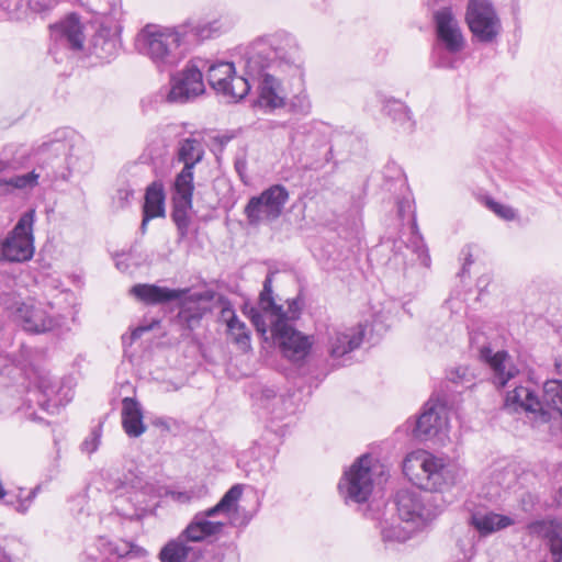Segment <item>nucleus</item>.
<instances>
[{
	"instance_id": "obj_1",
	"label": "nucleus",
	"mask_w": 562,
	"mask_h": 562,
	"mask_svg": "<svg viewBox=\"0 0 562 562\" xmlns=\"http://www.w3.org/2000/svg\"><path fill=\"white\" fill-rule=\"evenodd\" d=\"M404 474L425 492L400 490L395 504L400 518L406 524L422 527L432 521L443 510V499L438 492L452 484L453 476L449 467L431 453L417 450L403 461Z\"/></svg>"
},
{
	"instance_id": "obj_2",
	"label": "nucleus",
	"mask_w": 562,
	"mask_h": 562,
	"mask_svg": "<svg viewBox=\"0 0 562 562\" xmlns=\"http://www.w3.org/2000/svg\"><path fill=\"white\" fill-rule=\"evenodd\" d=\"M272 280L273 272H269L259 293L258 307H250L246 314L260 335L265 336L270 328L274 344L280 347L286 358L301 360L307 355L311 342L308 337L290 324L300 316L299 300H288V310H284L276 302Z\"/></svg>"
},
{
	"instance_id": "obj_3",
	"label": "nucleus",
	"mask_w": 562,
	"mask_h": 562,
	"mask_svg": "<svg viewBox=\"0 0 562 562\" xmlns=\"http://www.w3.org/2000/svg\"><path fill=\"white\" fill-rule=\"evenodd\" d=\"M33 148L36 167L47 182H69L75 172H87L91 168L86 140L72 128H58Z\"/></svg>"
},
{
	"instance_id": "obj_4",
	"label": "nucleus",
	"mask_w": 562,
	"mask_h": 562,
	"mask_svg": "<svg viewBox=\"0 0 562 562\" xmlns=\"http://www.w3.org/2000/svg\"><path fill=\"white\" fill-rule=\"evenodd\" d=\"M187 24L175 27L146 25L136 37L139 53L148 56L160 71L172 69L180 60L178 48L188 35Z\"/></svg>"
},
{
	"instance_id": "obj_5",
	"label": "nucleus",
	"mask_w": 562,
	"mask_h": 562,
	"mask_svg": "<svg viewBox=\"0 0 562 562\" xmlns=\"http://www.w3.org/2000/svg\"><path fill=\"white\" fill-rule=\"evenodd\" d=\"M289 200V192L281 184H273L259 195L251 196L244 213L250 226H258L278 220Z\"/></svg>"
},
{
	"instance_id": "obj_6",
	"label": "nucleus",
	"mask_w": 562,
	"mask_h": 562,
	"mask_svg": "<svg viewBox=\"0 0 562 562\" xmlns=\"http://www.w3.org/2000/svg\"><path fill=\"white\" fill-rule=\"evenodd\" d=\"M34 211L24 213L8 237L0 243V258L8 261H25L34 252L32 227Z\"/></svg>"
},
{
	"instance_id": "obj_7",
	"label": "nucleus",
	"mask_w": 562,
	"mask_h": 562,
	"mask_svg": "<svg viewBox=\"0 0 562 562\" xmlns=\"http://www.w3.org/2000/svg\"><path fill=\"white\" fill-rule=\"evenodd\" d=\"M371 457L363 454L350 467L340 480L338 487L347 501L367 502L372 493Z\"/></svg>"
},
{
	"instance_id": "obj_8",
	"label": "nucleus",
	"mask_w": 562,
	"mask_h": 562,
	"mask_svg": "<svg viewBox=\"0 0 562 562\" xmlns=\"http://www.w3.org/2000/svg\"><path fill=\"white\" fill-rule=\"evenodd\" d=\"M470 347L492 369L493 383L497 387H504L517 374L515 367L508 364V353L504 350L493 353L484 333H471Z\"/></svg>"
},
{
	"instance_id": "obj_9",
	"label": "nucleus",
	"mask_w": 562,
	"mask_h": 562,
	"mask_svg": "<svg viewBox=\"0 0 562 562\" xmlns=\"http://www.w3.org/2000/svg\"><path fill=\"white\" fill-rule=\"evenodd\" d=\"M366 327L361 323L355 326L328 325L324 334H321L328 355L338 359L358 349L363 340Z\"/></svg>"
},
{
	"instance_id": "obj_10",
	"label": "nucleus",
	"mask_w": 562,
	"mask_h": 562,
	"mask_svg": "<svg viewBox=\"0 0 562 562\" xmlns=\"http://www.w3.org/2000/svg\"><path fill=\"white\" fill-rule=\"evenodd\" d=\"M10 316L25 331L44 334L59 326V319L49 314L42 304L14 301L10 306Z\"/></svg>"
},
{
	"instance_id": "obj_11",
	"label": "nucleus",
	"mask_w": 562,
	"mask_h": 562,
	"mask_svg": "<svg viewBox=\"0 0 562 562\" xmlns=\"http://www.w3.org/2000/svg\"><path fill=\"white\" fill-rule=\"evenodd\" d=\"M269 67V59L261 54H252L246 61V74L250 77L262 76L259 85V100L257 105H284L285 94L281 82L263 71Z\"/></svg>"
},
{
	"instance_id": "obj_12",
	"label": "nucleus",
	"mask_w": 562,
	"mask_h": 562,
	"mask_svg": "<svg viewBox=\"0 0 562 562\" xmlns=\"http://www.w3.org/2000/svg\"><path fill=\"white\" fill-rule=\"evenodd\" d=\"M465 19L471 32L481 42H492L499 32V20L493 7L486 1L471 0Z\"/></svg>"
},
{
	"instance_id": "obj_13",
	"label": "nucleus",
	"mask_w": 562,
	"mask_h": 562,
	"mask_svg": "<svg viewBox=\"0 0 562 562\" xmlns=\"http://www.w3.org/2000/svg\"><path fill=\"white\" fill-rule=\"evenodd\" d=\"M447 429V417L443 407L434 401H428L416 420L414 436L419 440H437L443 442Z\"/></svg>"
},
{
	"instance_id": "obj_14",
	"label": "nucleus",
	"mask_w": 562,
	"mask_h": 562,
	"mask_svg": "<svg viewBox=\"0 0 562 562\" xmlns=\"http://www.w3.org/2000/svg\"><path fill=\"white\" fill-rule=\"evenodd\" d=\"M204 91L202 72L194 66H187L172 77V86L167 93L168 102L187 103Z\"/></svg>"
},
{
	"instance_id": "obj_15",
	"label": "nucleus",
	"mask_w": 562,
	"mask_h": 562,
	"mask_svg": "<svg viewBox=\"0 0 562 562\" xmlns=\"http://www.w3.org/2000/svg\"><path fill=\"white\" fill-rule=\"evenodd\" d=\"M171 218L177 226L180 239L188 236L191 224L192 196L194 183L173 182Z\"/></svg>"
},
{
	"instance_id": "obj_16",
	"label": "nucleus",
	"mask_w": 562,
	"mask_h": 562,
	"mask_svg": "<svg viewBox=\"0 0 562 562\" xmlns=\"http://www.w3.org/2000/svg\"><path fill=\"white\" fill-rule=\"evenodd\" d=\"M434 22L438 40L449 53H459L464 47V38L451 8H442L435 12Z\"/></svg>"
},
{
	"instance_id": "obj_17",
	"label": "nucleus",
	"mask_w": 562,
	"mask_h": 562,
	"mask_svg": "<svg viewBox=\"0 0 562 562\" xmlns=\"http://www.w3.org/2000/svg\"><path fill=\"white\" fill-rule=\"evenodd\" d=\"M52 36L61 45L79 52L83 48V32L79 18L76 14H70L65 20L50 26Z\"/></svg>"
},
{
	"instance_id": "obj_18",
	"label": "nucleus",
	"mask_w": 562,
	"mask_h": 562,
	"mask_svg": "<svg viewBox=\"0 0 562 562\" xmlns=\"http://www.w3.org/2000/svg\"><path fill=\"white\" fill-rule=\"evenodd\" d=\"M204 150L201 143L194 138H186L180 142L178 159L184 164L182 170L177 175L175 182L193 183V168L203 158Z\"/></svg>"
},
{
	"instance_id": "obj_19",
	"label": "nucleus",
	"mask_w": 562,
	"mask_h": 562,
	"mask_svg": "<svg viewBox=\"0 0 562 562\" xmlns=\"http://www.w3.org/2000/svg\"><path fill=\"white\" fill-rule=\"evenodd\" d=\"M505 406L514 409L522 408L526 412L539 414L542 422L549 420V414L543 407L533 390L525 386H517L508 392L505 400Z\"/></svg>"
},
{
	"instance_id": "obj_20",
	"label": "nucleus",
	"mask_w": 562,
	"mask_h": 562,
	"mask_svg": "<svg viewBox=\"0 0 562 562\" xmlns=\"http://www.w3.org/2000/svg\"><path fill=\"white\" fill-rule=\"evenodd\" d=\"M214 516L215 515H209V509L196 513L191 522L181 532L182 537L189 542H200L220 533L225 525L221 521L209 520V518Z\"/></svg>"
},
{
	"instance_id": "obj_21",
	"label": "nucleus",
	"mask_w": 562,
	"mask_h": 562,
	"mask_svg": "<svg viewBox=\"0 0 562 562\" xmlns=\"http://www.w3.org/2000/svg\"><path fill=\"white\" fill-rule=\"evenodd\" d=\"M34 157V148L22 144H8L0 151V173L26 167Z\"/></svg>"
},
{
	"instance_id": "obj_22",
	"label": "nucleus",
	"mask_w": 562,
	"mask_h": 562,
	"mask_svg": "<svg viewBox=\"0 0 562 562\" xmlns=\"http://www.w3.org/2000/svg\"><path fill=\"white\" fill-rule=\"evenodd\" d=\"M131 293L145 304H161L179 300L184 293L181 290H172L156 284H135Z\"/></svg>"
},
{
	"instance_id": "obj_23",
	"label": "nucleus",
	"mask_w": 562,
	"mask_h": 562,
	"mask_svg": "<svg viewBox=\"0 0 562 562\" xmlns=\"http://www.w3.org/2000/svg\"><path fill=\"white\" fill-rule=\"evenodd\" d=\"M122 426L130 437L137 438L146 430L143 423V409L139 402L133 397L122 400Z\"/></svg>"
},
{
	"instance_id": "obj_24",
	"label": "nucleus",
	"mask_w": 562,
	"mask_h": 562,
	"mask_svg": "<svg viewBox=\"0 0 562 562\" xmlns=\"http://www.w3.org/2000/svg\"><path fill=\"white\" fill-rule=\"evenodd\" d=\"M547 539L553 562H562V518L542 520L532 524Z\"/></svg>"
},
{
	"instance_id": "obj_25",
	"label": "nucleus",
	"mask_w": 562,
	"mask_h": 562,
	"mask_svg": "<svg viewBox=\"0 0 562 562\" xmlns=\"http://www.w3.org/2000/svg\"><path fill=\"white\" fill-rule=\"evenodd\" d=\"M40 179H44V173L36 168L24 175H15L8 179H0V194H14L19 192H30L40 184Z\"/></svg>"
},
{
	"instance_id": "obj_26",
	"label": "nucleus",
	"mask_w": 562,
	"mask_h": 562,
	"mask_svg": "<svg viewBox=\"0 0 562 562\" xmlns=\"http://www.w3.org/2000/svg\"><path fill=\"white\" fill-rule=\"evenodd\" d=\"M514 520L508 516L495 514L493 512H475L470 517V525L473 526L482 536L493 533L497 530L509 527Z\"/></svg>"
},
{
	"instance_id": "obj_27",
	"label": "nucleus",
	"mask_w": 562,
	"mask_h": 562,
	"mask_svg": "<svg viewBox=\"0 0 562 562\" xmlns=\"http://www.w3.org/2000/svg\"><path fill=\"white\" fill-rule=\"evenodd\" d=\"M143 213L155 214V217L165 216V190L160 181H154L147 187Z\"/></svg>"
},
{
	"instance_id": "obj_28",
	"label": "nucleus",
	"mask_w": 562,
	"mask_h": 562,
	"mask_svg": "<svg viewBox=\"0 0 562 562\" xmlns=\"http://www.w3.org/2000/svg\"><path fill=\"white\" fill-rule=\"evenodd\" d=\"M235 75L233 63L218 61L209 67L207 79L211 87L218 93L226 91L228 80Z\"/></svg>"
},
{
	"instance_id": "obj_29",
	"label": "nucleus",
	"mask_w": 562,
	"mask_h": 562,
	"mask_svg": "<svg viewBox=\"0 0 562 562\" xmlns=\"http://www.w3.org/2000/svg\"><path fill=\"white\" fill-rule=\"evenodd\" d=\"M188 542L181 533L176 539L170 540L159 553L161 562H184L192 550Z\"/></svg>"
},
{
	"instance_id": "obj_30",
	"label": "nucleus",
	"mask_w": 562,
	"mask_h": 562,
	"mask_svg": "<svg viewBox=\"0 0 562 562\" xmlns=\"http://www.w3.org/2000/svg\"><path fill=\"white\" fill-rule=\"evenodd\" d=\"M143 480L134 472L130 471L124 474L123 477L117 475L115 477H109L105 484V490L109 493H119L121 496L136 491L142 487Z\"/></svg>"
},
{
	"instance_id": "obj_31",
	"label": "nucleus",
	"mask_w": 562,
	"mask_h": 562,
	"mask_svg": "<svg viewBox=\"0 0 562 562\" xmlns=\"http://www.w3.org/2000/svg\"><path fill=\"white\" fill-rule=\"evenodd\" d=\"M259 401L261 405L274 414L277 418H282L288 411L286 404L290 402V398L277 394L276 390L272 387H265L261 391Z\"/></svg>"
},
{
	"instance_id": "obj_32",
	"label": "nucleus",
	"mask_w": 562,
	"mask_h": 562,
	"mask_svg": "<svg viewBox=\"0 0 562 562\" xmlns=\"http://www.w3.org/2000/svg\"><path fill=\"white\" fill-rule=\"evenodd\" d=\"M250 88L247 78L234 75L226 85V91H220L218 93L227 97L228 102L237 103L249 93Z\"/></svg>"
},
{
	"instance_id": "obj_33",
	"label": "nucleus",
	"mask_w": 562,
	"mask_h": 562,
	"mask_svg": "<svg viewBox=\"0 0 562 562\" xmlns=\"http://www.w3.org/2000/svg\"><path fill=\"white\" fill-rule=\"evenodd\" d=\"M385 115L391 119L394 127L403 133H411L414 130L415 122L408 108H386Z\"/></svg>"
},
{
	"instance_id": "obj_34",
	"label": "nucleus",
	"mask_w": 562,
	"mask_h": 562,
	"mask_svg": "<svg viewBox=\"0 0 562 562\" xmlns=\"http://www.w3.org/2000/svg\"><path fill=\"white\" fill-rule=\"evenodd\" d=\"M407 249H412V251L416 255L417 259L424 267H429L430 257L428 255V250L424 244L423 237L419 234L416 220L413 218L412 223V236L409 238L408 244L405 245Z\"/></svg>"
},
{
	"instance_id": "obj_35",
	"label": "nucleus",
	"mask_w": 562,
	"mask_h": 562,
	"mask_svg": "<svg viewBox=\"0 0 562 562\" xmlns=\"http://www.w3.org/2000/svg\"><path fill=\"white\" fill-rule=\"evenodd\" d=\"M243 488L240 485L232 486L213 507L209 508V515H217L220 513H231L236 508L238 499L241 497Z\"/></svg>"
},
{
	"instance_id": "obj_36",
	"label": "nucleus",
	"mask_w": 562,
	"mask_h": 562,
	"mask_svg": "<svg viewBox=\"0 0 562 562\" xmlns=\"http://www.w3.org/2000/svg\"><path fill=\"white\" fill-rule=\"evenodd\" d=\"M543 402L562 416V381L548 380L543 385Z\"/></svg>"
},
{
	"instance_id": "obj_37",
	"label": "nucleus",
	"mask_w": 562,
	"mask_h": 562,
	"mask_svg": "<svg viewBox=\"0 0 562 562\" xmlns=\"http://www.w3.org/2000/svg\"><path fill=\"white\" fill-rule=\"evenodd\" d=\"M228 333L235 344L241 349L246 350L250 347V336L246 324L239 318H233V322L227 326Z\"/></svg>"
},
{
	"instance_id": "obj_38",
	"label": "nucleus",
	"mask_w": 562,
	"mask_h": 562,
	"mask_svg": "<svg viewBox=\"0 0 562 562\" xmlns=\"http://www.w3.org/2000/svg\"><path fill=\"white\" fill-rule=\"evenodd\" d=\"M116 53V41L99 34L93 40V54L101 59H110Z\"/></svg>"
},
{
	"instance_id": "obj_39",
	"label": "nucleus",
	"mask_w": 562,
	"mask_h": 562,
	"mask_svg": "<svg viewBox=\"0 0 562 562\" xmlns=\"http://www.w3.org/2000/svg\"><path fill=\"white\" fill-rule=\"evenodd\" d=\"M412 533L413 530L401 525L385 526L381 530V536L384 542H405L411 539Z\"/></svg>"
},
{
	"instance_id": "obj_40",
	"label": "nucleus",
	"mask_w": 562,
	"mask_h": 562,
	"mask_svg": "<svg viewBox=\"0 0 562 562\" xmlns=\"http://www.w3.org/2000/svg\"><path fill=\"white\" fill-rule=\"evenodd\" d=\"M448 380L454 384L462 385L468 389L471 387L473 383V374L467 367H457L448 372Z\"/></svg>"
},
{
	"instance_id": "obj_41",
	"label": "nucleus",
	"mask_w": 562,
	"mask_h": 562,
	"mask_svg": "<svg viewBox=\"0 0 562 562\" xmlns=\"http://www.w3.org/2000/svg\"><path fill=\"white\" fill-rule=\"evenodd\" d=\"M38 491H40V486H36L33 490H31L25 497H23L22 495H18L15 497V501L7 499V501H4V504L13 506L15 508V510L20 514H25L29 510L34 498L36 497Z\"/></svg>"
},
{
	"instance_id": "obj_42",
	"label": "nucleus",
	"mask_w": 562,
	"mask_h": 562,
	"mask_svg": "<svg viewBox=\"0 0 562 562\" xmlns=\"http://www.w3.org/2000/svg\"><path fill=\"white\" fill-rule=\"evenodd\" d=\"M112 552L116 554L119 559H124L125 562H128L134 557L143 554L145 551L131 542H122L121 544L115 546Z\"/></svg>"
},
{
	"instance_id": "obj_43",
	"label": "nucleus",
	"mask_w": 562,
	"mask_h": 562,
	"mask_svg": "<svg viewBox=\"0 0 562 562\" xmlns=\"http://www.w3.org/2000/svg\"><path fill=\"white\" fill-rule=\"evenodd\" d=\"M486 206L491 211H493L498 217L506 221H513L517 216L516 211L513 207L498 203L492 199L486 200Z\"/></svg>"
},
{
	"instance_id": "obj_44",
	"label": "nucleus",
	"mask_w": 562,
	"mask_h": 562,
	"mask_svg": "<svg viewBox=\"0 0 562 562\" xmlns=\"http://www.w3.org/2000/svg\"><path fill=\"white\" fill-rule=\"evenodd\" d=\"M188 34H192L196 40L203 41L206 38H210L215 31L213 27V24L206 23V24H198L195 26H192L189 22L186 23Z\"/></svg>"
},
{
	"instance_id": "obj_45",
	"label": "nucleus",
	"mask_w": 562,
	"mask_h": 562,
	"mask_svg": "<svg viewBox=\"0 0 562 562\" xmlns=\"http://www.w3.org/2000/svg\"><path fill=\"white\" fill-rule=\"evenodd\" d=\"M0 8L9 14H19L27 10L26 0H0Z\"/></svg>"
},
{
	"instance_id": "obj_46",
	"label": "nucleus",
	"mask_w": 562,
	"mask_h": 562,
	"mask_svg": "<svg viewBox=\"0 0 562 562\" xmlns=\"http://www.w3.org/2000/svg\"><path fill=\"white\" fill-rule=\"evenodd\" d=\"M101 430L100 428H94L90 436L83 440L81 443V450L89 454L93 453L99 445H100Z\"/></svg>"
},
{
	"instance_id": "obj_47",
	"label": "nucleus",
	"mask_w": 562,
	"mask_h": 562,
	"mask_svg": "<svg viewBox=\"0 0 562 562\" xmlns=\"http://www.w3.org/2000/svg\"><path fill=\"white\" fill-rule=\"evenodd\" d=\"M58 0H26L27 10L33 12H44L56 5Z\"/></svg>"
},
{
	"instance_id": "obj_48",
	"label": "nucleus",
	"mask_w": 562,
	"mask_h": 562,
	"mask_svg": "<svg viewBox=\"0 0 562 562\" xmlns=\"http://www.w3.org/2000/svg\"><path fill=\"white\" fill-rule=\"evenodd\" d=\"M38 389L47 397L55 392V385H53L52 380L47 376L40 378Z\"/></svg>"
},
{
	"instance_id": "obj_49",
	"label": "nucleus",
	"mask_w": 562,
	"mask_h": 562,
	"mask_svg": "<svg viewBox=\"0 0 562 562\" xmlns=\"http://www.w3.org/2000/svg\"><path fill=\"white\" fill-rule=\"evenodd\" d=\"M462 255H464V262L462 269L459 273L460 277H464L469 272L470 266L473 263L471 247L467 246L462 249Z\"/></svg>"
},
{
	"instance_id": "obj_50",
	"label": "nucleus",
	"mask_w": 562,
	"mask_h": 562,
	"mask_svg": "<svg viewBox=\"0 0 562 562\" xmlns=\"http://www.w3.org/2000/svg\"><path fill=\"white\" fill-rule=\"evenodd\" d=\"M179 317L183 319L189 327L192 326L193 323H198L201 318L200 314H190L187 310H181L179 313Z\"/></svg>"
},
{
	"instance_id": "obj_51",
	"label": "nucleus",
	"mask_w": 562,
	"mask_h": 562,
	"mask_svg": "<svg viewBox=\"0 0 562 562\" xmlns=\"http://www.w3.org/2000/svg\"><path fill=\"white\" fill-rule=\"evenodd\" d=\"M133 190L127 188H121L116 192V199L120 201V205L124 206L128 202L130 198L133 196Z\"/></svg>"
},
{
	"instance_id": "obj_52",
	"label": "nucleus",
	"mask_w": 562,
	"mask_h": 562,
	"mask_svg": "<svg viewBox=\"0 0 562 562\" xmlns=\"http://www.w3.org/2000/svg\"><path fill=\"white\" fill-rule=\"evenodd\" d=\"M221 318L225 322L226 326L233 322V318H237L235 311L231 306H225L221 311Z\"/></svg>"
},
{
	"instance_id": "obj_53",
	"label": "nucleus",
	"mask_w": 562,
	"mask_h": 562,
	"mask_svg": "<svg viewBox=\"0 0 562 562\" xmlns=\"http://www.w3.org/2000/svg\"><path fill=\"white\" fill-rule=\"evenodd\" d=\"M115 509L116 512L123 516V517H126V518H134L136 516H138L137 514V508H132V509H125L124 507H122L120 505V503L117 502V504L115 505Z\"/></svg>"
},
{
	"instance_id": "obj_54",
	"label": "nucleus",
	"mask_w": 562,
	"mask_h": 562,
	"mask_svg": "<svg viewBox=\"0 0 562 562\" xmlns=\"http://www.w3.org/2000/svg\"><path fill=\"white\" fill-rule=\"evenodd\" d=\"M153 218H156L155 214L143 213V220H142V224H140V227H139V229H140L143 235L146 233L147 225H148L149 221L153 220Z\"/></svg>"
},
{
	"instance_id": "obj_55",
	"label": "nucleus",
	"mask_w": 562,
	"mask_h": 562,
	"mask_svg": "<svg viewBox=\"0 0 562 562\" xmlns=\"http://www.w3.org/2000/svg\"><path fill=\"white\" fill-rule=\"evenodd\" d=\"M148 330L147 327H138L132 333V339H137L142 336L144 331Z\"/></svg>"
},
{
	"instance_id": "obj_56",
	"label": "nucleus",
	"mask_w": 562,
	"mask_h": 562,
	"mask_svg": "<svg viewBox=\"0 0 562 562\" xmlns=\"http://www.w3.org/2000/svg\"><path fill=\"white\" fill-rule=\"evenodd\" d=\"M554 367L557 373L562 375V356L555 359Z\"/></svg>"
},
{
	"instance_id": "obj_57",
	"label": "nucleus",
	"mask_w": 562,
	"mask_h": 562,
	"mask_svg": "<svg viewBox=\"0 0 562 562\" xmlns=\"http://www.w3.org/2000/svg\"><path fill=\"white\" fill-rule=\"evenodd\" d=\"M156 426H159V427H164L166 429H169V426L167 424V422L162 418H159L157 419L155 423H154Z\"/></svg>"
},
{
	"instance_id": "obj_58",
	"label": "nucleus",
	"mask_w": 562,
	"mask_h": 562,
	"mask_svg": "<svg viewBox=\"0 0 562 562\" xmlns=\"http://www.w3.org/2000/svg\"><path fill=\"white\" fill-rule=\"evenodd\" d=\"M555 502L559 506H562V486L558 491Z\"/></svg>"
},
{
	"instance_id": "obj_59",
	"label": "nucleus",
	"mask_w": 562,
	"mask_h": 562,
	"mask_svg": "<svg viewBox=\"0 0 562 562\" xmlns=\"http://www.w3.org/2000/svg\"><path fill=\"white\" fill-rule=\"evenodd\" d=\"M177 498H178L179 501H183V502H184V501H188V499H189V496H188L186 493H178Z\"/></svg>"
}]
</instances>
